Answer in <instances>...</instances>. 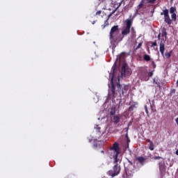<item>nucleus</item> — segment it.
Returning <instances> with one entry per match:
<instances>
[{"label":"nucleus","mask_w":178,"mask_h":178,"mask_svg":"<svg viewBox=\"0 0 178 178\" xmlns=\"http://www.w3.org/2000/svg\"><path fill=\"white\" fill-rule=\"evenodd\" d=\"M115 12H116V10H114L111 14L108 15L106 20L104 22V24L102 25V29H105L106 26H109V22H108V20H109L111 16H112V15H113Z\"/></svg>","instance_id":"nucleus-11"},{"label":"nucleus","mask_w":178,"mask_h":178,"mask_svg":"<svg viewBox=\"0 0 178 178\" xmlns=\"http://www.w3.org/2000/svg\"><path fill=\"white\" fill-rule=\"evenodd\" d=\"M93 147H95V148H97V147H98V145H97V143H95V144L93 145Z\"/></svg>","instance_id":"nucleus-38"},{"label":"nucleus","mask_w":178,"mask_h":178,"mask_svg":"<svg viewBox=\"0 0 178 178\" xmlns=\"http://www.w3.org/2000/svg\"><path fill=\"white\" fill-rule=\"evenodd\" d=\"M137 105H138V104L137 102H134L133 104H131L129 108V111L133 112V111H134V109H136V108H137Z\"/></svg>","instance_id":"nucleus-12"},{"label":"nucleus","mask_w":178,"mask_h":178,"mask_svg":"<svg viewBox=\"0 0 178 178\" xmlns=\"http://www.w3.org/2000/svg\"><path fill=\"white\" fill-rule=\"evenodd\" d=\"M119 122H120V118H119V116H118V115H115L113 117L114 124H118V123H119Z\"/></svg>","instance_id":"nucleus-15"},{"label":"nucleus","mask_w":178,"mask_h":178,"mask_svg":"<svg viewBox=\"0 0 178 178\" xmlns=\"http://www.w3.org/2000/svg\"><path fill=\"white\" fill-rule=\"evenodd\" d=\"M101 13H102V10H99L96 13V15L97 16H99L101 15Z\"/></svg>","instance_id":"nucleus-35"},{"label":"nucleus","mask_w":178,"mask_h":178,"mask_svg":"<svg viewBox=\"0 0 178 178\" xmlns=\"http://www.w3.org/2000/svg\"><path fill=\"white\" fill-rule=\"evenodd\" d=\"M118 156H119V154H115L113 155V159H114V161H113V163H115V165H119V159L118 158Z\"/></svg>","instance_id":"nucleus-13"},{"label":"nucleus","mask_w":178,"mask_h":178,"mask_svg":"<svg viewBox=\"0 0 178 178\" xmlns=\"http://www.w3.org/2000/svg\"><path fill=\"white\" fill-rule=\"evenodd\" d=\"M156 45H158V44L156 43V41H155V42H154L152 43L151 47H156Z\"/></svg>","instance_id":"nucleus-34"},{"label":"nucleus","mask_w":178,"mask_h":178,"mask_svg":"<svg viewBox=\"0 0 178 178\" xmlns=\"http://www.w3.org/2000/svg\"><path fill=\"white\" fill-rule=\"evenodd\" d=\"M168 33H166V29L163 28L161 33V37H166Z\"/></svg>","instance_id":"nucleus-20"},{"label":"nucleus","mask_w":178,"mask_h":178,"mask_svg":"<svg viewBox=\"0 0 178 178\" xmlns=\"http://www.w3.org/2000/svg\"><path fill=\"white\" fill-rule=\"evenodd\" d=\"M97 129L101 130V127H97Z\"/></svg>","instance_id":"nucleus-43"},{"label":"nucleus","mask_w":178,"mask_h":178,"mask_svg":"<svg viewBox=\"0 0 178 178\" xmlns=\"http://www.w3.org/2000/svg\"><path fill=\"white\" fill-rule=\"evenodd\" d=\"M143 47V42H140L138 46L136 47V49H140Z\"/></svg>","instance_id":"nucleus-31"},{"label":"nucleus","mask_w":178,"mask_h":178,"mask_svg":"<svg viewBox=\"0 0 178 178\" xmlns=\"http://www.w3.org/2000/svg\"><path fill=\"white\" fill-rule=\"evenodd\" d=\"M129 163H130V165H133V162H131L130 160H128Z\"/></svg>","instance_id":"nucleus-39"},{"label":"nucleus","mask_w":178,"mask_h":178,"mask_svg":"<svg viewBox=\"0 0 178 178\" xmlns=\"http://www.w3.org/2000/svg\"><path fill=\"white\" fill-rule=\"evenodd\" d=\"M110 149L111 151H114L115 154H120V147H119V143L118 142L114 143Z\"/></svg>","instance_id":"nucleus-8"},{"label":"nucleus","mask_w":178,"mask_h":178,"mask_svg":"<svg viewBox=\"0 0 178 178\" xmlns=\"http://www.w3.org/2000/svg\"><path fill=\"white\" fill-rule=\"evenodd\" d=\"M152 76H154V71L150 72L149 74L147 72V76H149V77H152Z\"/></svg>","instance_id":"nucleus-30"},{"label":"nucleus","mask_w":178,"mask_h":178,"mask_svg":"<svg viewBox=\"0 0 178 178\" xmlns=\"http://www.w3.org/2000/svg\"><path fill=\"white\" fill-rule=\"evenodd\" d=\"M145 113H147V116L149 117V114L148 112V107L147 106V105H145Z\"/></svg>","instance_id":"nucleus-29"},{"label":"nucleus","mask_w":178,"mask_h":178,"mask_svg":"<svg viewBox=\"0 0 178 178\" xmlns=\"http://www.w3.org/2000/svg\"><path fill=\"white\" fill-rule=\"evenodd\" d=\"M154 159H155V160H159V159H162V157H161V156H154Z\"/></svg>","instance_id":"nucleus-33"},{"label":"nucleus","mask_w":178,"mask_h":178,"mask_svg":"<svg viewBox=\"0 0 178 178\" xmlns=\"http://www.w3.org/2000/svg\"><path fill=\"white\" fill-rule=\"evenodd\" d=\"M130 74H131V70L129 69L127 64L124 63L121 70V76L126 77V76H130Z\"/></svg>","instance_id":"nucleus-6"},{"label":"nucleus","mask_w":178,"mask_h":178,"mask_svg":"<svg viewBox=\"0 0 178 178\" xmlns=\"http://www.w3.org/2000/svg\"><path fill=\"white\" fill-rule=\"evenodd\" d=\"M102 154H105V152H104V150L101 151Z\"/></svg>","instance_id":"nucleus-40"},{"label":"nucleus","mask_w":178,"mask_h":178,"mask_svg":"<svg viewBox=\"0 0 178 178\" xmlns=\"http://www.w3.org/2000/svg\"><path fill=\"white\" fill-rule=\"evenodd\" d=\"M160 52L163 58H165V40L163 39L160 42Z\"/></svg>","instance_id":"nucleus-10"},{"label":"nucleus","mask_w":178,"mask_h":178,"mask_svg":"<svg viewBox=\"0 0 178 178\" xmlns=\"http://www.w3.org/2000/svg\"><path fill=\"white\" fill-rule=\"evenodd\" d=\"M176 155H178V149L176 151Z\"/></svg>","instance_id":"nucleus-42"},{"label":"nucleus","mask_w":178,"mask_h":178,"mask_svg":"<svg viewBox=\"0 0 178 178\" xmlns=\"http://www.w3.org/2000/svg\"><path fill=\"white\" fill-rule=\"evenodd\" d=\"M120 170H122L120 165L119 164H115L113 167V170H108L107 175L111 177H115L120 174Z\"/></svg>","instance_id":"nucleus-3"},{"label":"nucleus","mask_w":178,"mask_h":178,"mask_svg":"<svg viewBox=\"0 0 178 178\" xmlns=\"http://www.w3.org/2000/svg\"><path fill=\"white\" fill-rule=\"evenodd\" d=\"M125 54H126L125 52H122V55H125Z\"/></svg>","instance_id":"nucleus-41"},{"label":"nucleus","mask_w":178,"mask_h":178,"mask_svg":"<svg viewBox=\"0 0 178 178\" xmlns=\"http://www.w3.org/2000/svg\"><path fill=\"white\" fill-rule=\"evenodd\" d=\"M118 69L116 64H114L111 68L113 70L112 77L111 79V87L110 88V95L112 96V99H115L116 97H126L127 95V92L129 91V86L120 85V80L118 79V81L115 83L113 81V77H115V70Z\"/></svg>","instance_id":"nucleus-1"},{"label":"nucleus","mask_w":178,"mask_h":178,"mask_svg":"<svg viewBox=\"0 0 178 178\" xmlns=\"http://www.w3.org/2000/svg\"><path fill=\"white\" fill-rule=\"evenodd\" d=\"M109 38L111 41H119L120 40L119 38V26L115 25L111 28Z\"/></svg>","instance_id":"nucleus-2"},{"label":"nucleus","mask_w":178,"mask_h":178,"mask_svg":"<svg viewBox=\"0 0 178 178\" xmlns=\"http://www.w3.org/2000/svg\"><path fill=\"white\" fill-rule=\"evenodd\" d=\"M115 113H116V110H115V108H112V109L111 110L110 114H111V115H115Z\"/></svg>","instance_id":"nucleus-28"},{"label":"nucleus","mask_w":178,"mask_h":178,"mask_svg":"<svg viewBox=\"0 0 178 178\" xmlns=\"http://www.w3.org/2000/svg\"><path fill=\"white\" fill-rule=\"evenodd\" d=\"M127 130V134H126V138L127 140V143H130V139H129V134L127 133V131H129V128H125Z\"/></svg>","instance_id":"nucleus-26"},{"label":"nucleus","mask_w":178,"mask_h":178,"mask_svg":"<svg viewBox=\"0 0 178 178\" xmlns=\"http://www.w3.org/2000/svg\"><path fill=\"white\" fill-rule=\"evenodd\" d=\"M128 34H130V28H127L125 26V28L122 31V38H120L119 41H122L124 38V37H126Z\"/></svg>","instance_id":"nucleus-9"},{"label":"nucleus","mask_w":178,"mask_h":178,"mask_svg":"<svg viewBox=\"0 0 178 178\" xmlns=\"http://www.w3.org/2000/svg\"><path fill=\"white\" fill-rule=\"evenodd\" d=\"M172 54H173V50H171L170 52L166 51L164 54V57H165L166 59H170V56H172Z\"/></svg>","instance_id":"nucleus-14"},{"label":"nucleus","mask_w":178,"mask_h":178,"mask_svg":"<svg viewBox=\"0 0 178 178\" xmlns=\"http://www.w3.org/2000/svg\"><path fill=\"white\" fill-rule=\"evenodd\" d=\"M127 172H128L127 168H125V174H124L122 175L123 178H129V177H131V176H133L131 174L129 175V173Z\"/></svg>","instance_id":"nucleus-18"},{"label":"nucleus","mask_w":178,"mask_h":178,"mask_svg":"<svg viewBox=\"0 0 178 178\" xmlns=\"http://www.w3.org/2000/svg\"><path fill=\"white\" fill-rule=\"evenodd\" d=\"M176 12V7H171L170 8V13L173 14Z\"/></svg>","instance_id":"nucleus-25"},{"label":"nucleus","mask_w":178,"mask_h":178,"mask_svg":"<svg viewBox=\"0 0 178 178\" xmlns=\"http://www.w3.org/2000/svg\"><path fill=\"white\" fill-rule=\"evenodd\" d=\"M161 16H164V22L167 23L169 26L172 24V19L169 16V10L165 9L163 10V13H161Z\"/></svg>","instance_id":"nucleus-4"},{"label":"nucleus","mask_w":178,"mask_h":178,"mask_svg":"<svg viewBox=\"0 0 178 178\" xmlns=\"http://www.w3.org/2000/svg\"><path fill=\"white\" fill-rule=\"evenodd\" d=\"M149 149H150V151H154V143L153 142H150L149 146Z\"/></svg>","instance_id":"nucleus-22"},{"label":"nucleus","mask_w":178,"mask_h":178,"mask_svg":"<svg viewBox=\"0 0 178 178\" xmlns=\"http://www.w3.org/2000/svg\"><path fill=\"white\" fill-rule=\"evenodd\" d=\"M143 60H145V62H149V60H151V56L148 54H144Z\"/></svg>","instance_id":"nucleus-17"},{"label":"nucleus","mask_w":178,"mask_h":178,"mask_svg":"<svg viewBox=\"0 0 178 178\" xmlns=\"http://www.w3.org/2000/svg\"><path fill=\"white\" fill-rule=\"evenodd\" d=\"M156 0H145V3H155Z\"/></svg>","instance_id":"nucleus-23"},{"label":"nucleus","mask_w":178,"mask_h":178,"mask_svg":"<svg viewBox=\"0 0 178 178\" xmlns=\"http://www.w3.org/2000/svg\"><path fill=\"white\" fill-rule=\"evenodd\" d=\"M144 2H145V0H142L139 5L138 6V10H138V12H139L140 9L143 8V6H144ZM137 15H140V13H138Z\"/></svg>","instance_id":"nucleus-16"},{"label":"nucleus","mask_w":178,"mask_h":178,"mask_svg":"<svg viewBox=\"0 0 178 178\" xmlns=\"http://www.w3.org/2000/svg\"><path fill=\"white\" fill-rule=\"evenodd\" d=\"M131 34L132 37H136V30L133 27L131 29Z\"/></svg>","instance_id":"nucleus-24"},{"label":"nucleus","mask_w":178,"mask_h":178,"mask_svg":"<svg viewBox=\"0 0 178 178\" xmlns=\"http://www.w3.org/2000/svg\"><path fill=\"white\" fill-rule=\"evenodd\" d=\"M171 17L174 22H176L177 20V15H176V13L171 14Z\"/></svg>","instance_id":"nucleus-21"},{"label":"nucleus","mask_w":178,"mask_h":178,"mask_svg":"<svg viewBox=\"0 0 178 178\" xmlns=\"http://www.w3.org/2000/svg\"><path fill=\"white\" fill-rule=\"evenodd\" d=\"M153 81H154V84L157 85L158 88H161V83L159 82L155 81V79H154Z\"/></svg>","instance_id":"nucleus-27"},{"label":"nucleus","mask_w":178,"mask_h":178,"mask_svg":"<svg viewBox=\"0 0 178 178\" xmlns=\"http://www.w3.org/2000/svg\"><path fill=\"white\" fill-rule=\"evenodd\" d=\"M138 14V10H136L133 15H129V19H127L125 21V24L126 26L128 29H131V26L133 25V22L134 20V17H136V16H137V15Z\"/></svg>","instance_id":"nucleus-5"},{"label":"nucleus","mask_w":178,"mask_h":178,"mask_svg":"<svg viewBox=\"0 0 178 178\" xmlns=\"http://www.w3.org/2000/svg\"><path fill=\"white\" fill-rule=\"evenodd\" d=\"M136 159L141 165H143V163H144V161H145V158H144L143 156H139Z\"/></svg>","instance_id":"nucleus-19"},{"label":"nucleus","mask_w":178,"mask_h":178,"mask_svg":"<svg viewBox=\"0 0 178 178\" xmlns=\"http://www.w3.org/2000/svg\"><path fill=\"white\" fill-rule=\"evenodd\" d=\"M157 38H158V40H161V33H159Z\"/></svg>","instance_id":"nucleus-36"},{"label":"nucleus","mask_w":178,"mask_h":178,"mask_svg":"<svg viewBox=\"0 0 178 178\" xmlns=\"http://www.w3.org/2000/svg\"><path fill=\"white\" fill-rule=\"evenodd\" d=\"M140 79L143 81H148L149 80V77L148 76V71L145 69H143L140 70V72L139 74Z\"/></svg>","instance_id":"nucleus-7"},{"label":"nucleus","mask_w":178,"mask_h":178,"mask_svg":"<svg viewBox=\"0 0 178 178\" xmlns=\"http://www.w3.org/2000/svg\"><path fill=\"white\" fill-rule=\"evenodd\" d=\"M89 143H91V140L90 139L89 140Z\"/></svg>","instance_id":"nucleus-44"},{"label":"nucleus","mask_w":178,"mask_h":178,"mask_svg":"<svg viewBox=\"0 0 178 178\" xmlns=\"http://www.w3.org/2000/svg\"><path fill=\"white\" fill-rule=\"evenodd\" d=\"M147 143H149V144H151V143H152V141L151 140H149V139H147Z\"/></svg>","instance_id":"nucleus-37"},{"label":"nucleus","mask_w":178,"mask_h":178,"mask_svg":"<svg viewBox=\"0 0 178 178\" xmlns=\"http://www.w3.org/2000/svg\"><path fill=\"white\" fill-rule=\"evenodd\" d=\"M152 65L153 69L156 68V64L155 63V61L152 60Z\"/></svg>","instance_id":"nucleus-32"}]
</instances>
